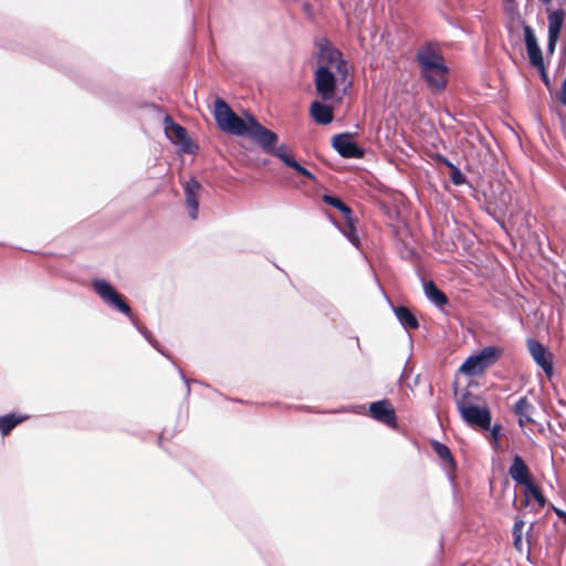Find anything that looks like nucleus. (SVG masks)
I'll return each mask as SVG.
<instances>
[{
  "instance_id": "f257e3e1",
  "label": "nucleus",
  "mask_w": 566,
  "mask_h": 566,
  "mask_svg": "<svg viewBox=\"0 0 566 566\" xmlns=\"http://www.w3.org/2000/svg\"><path fill=\"white\" fill-rule=\"evenodd\" d=\"M91 285L98 297L109 308L125 315L149 344L155 339L151 332L136 321L126 297L109 281L96 277L92 280Z\"/></svg>"
},
{
  "instance_id": "f03ea898",
  "label": "nucleus",
  "mask_w": 566,
  "mask_h": 566,
  "mask_svg": "<svg viewBox=\"0 0 566 566\" xmlns=\"http://www.w3.org/2000/svg\"><path fill=\"white\" fill-rule=\"evenodd\" d=\"M212 115L217 127L222 133L237 137H245L249 133V120L242 119L222 97L214 99Z\"/></svg>"
},
{
  "instance_id": "7ed1b4c3",
  "label": "nucleus",
  "mask_w": 566,
  "mask_h": 566,
  "mask_svg": "<svg viewBox=\"0 0 566 566\" xmlns=\"http://www.w3.org/2000/svg\"><path fill=\"white\" fill-rule=\"evenodd\" d=\"M340 76L333 72L327 65H317L314 70L313 82L316 94L324 101L338 104L343 101V94L346 93V86L343 92L339 91Z\"/></svg>"
},
{
  "instance_id": "20e7f679",
  "label": "nucleus",
  "mask_w": 566,
  "mask_h": 566,
  "mask_svg": "<svg viewBox=\"0 0 566 566\" xmlns=\"http://www.w3.org/2000/svg\"><path fill=\"white\" fill-rule=\"evenodd\" d=\"M503 353L500 346H486L479 353L470 355L459 367L458 373L470 377L481 375L499 361Z\"/></svg>"
},
{
  "instance_id": "39448f33",
  "label": "nucleus",
  "mask_w": 566,
  "mask_h": 566,
  "mask_svg": "<svg viewBox=\"0 0 566 566\" xmlns=\"http://www.w3.org/2000/svg\"><path fill=\"white\" fill-rule=\"evenodd\" d=\"M449 69L441 54L436 52L432 43H427V90L433 93L444 91Z\"/></svg>"
},
{
  "instance_id": "423d86ee",
  "label": "nucleus",
  "mask_w": 566,
  "mask_h": 566,
  "mask_svg": "<svg viewBox=\"0 0 566 566\" xmlns=\"http://www.w3.org/2000/svg\"><path fill=\"white\" fill-rule=\"evenodd\" d=\"M314 43L318 49L317 65H327L328 67L335 65L336 73L340 76L342 82H345L349 70L342 51L333 45L326 36L315 39Z\"/></svg>"
},
{
  "instance_id": "0eeeda50",
  "label": "nucleus",
  "mask_w": 566,
  "mask_h": 566,
  "mask_svg": "<svg viewBox=\"0 0 566 566\" xmlns=\"http://www.w3.org/2000/svg\"><path fill=\"white\" fill-rule=\"evenodd\" d=\"M163 124L166 137L172 145L178 146L181 153L193 155L198 151L199 147L191 139L188 130L182 125L175 122L170 114L165 113Z\"/></svg>"
},
{
  "instance_id": "6e6552de",
  "label": "nucleus",
  "mask_w": 566,
  "mask_h": 566,
  "mask_svg": "<svg viewBox=\"0 0 566 566\" xmlns=\"http://www.w3.org/2000/svg\"><path fill=\"white\" fill-rule=\"evenodd\" d=\"M243 117L250 124L245 136L259 145L263 153L269 154L270 150H274V146L279 143V135L263 126L251 112L243 111Z\"/></svg>"
},
{
  "instance_id": "1a4fd4ad",
  "label": "nucleus",
  "mask_w": 566,
  "mask_h": 566,
  "mask_svg": "<svg viewBox=\"0 0 566 566\" xmlns=\"http://www.w3.org/2000/svg\"><path fill=\"white\" fill-rule=\"evenodd\" d=\"M368 413L375 421L382 423L390 429L398 428L395 407L387 398L370 402L368 405Z\"/></svg>"
},
{
  "instance_id": "9d476101",
  "label": "nucleus",
  "mask_w": 566,
  "mask_h": 566,
  "mask_svg": "<svg viewBox=\"0 0 566 566\" xmlns=\"http://www.w3.org/2000/svg\"><path fill=\"white\" fill-rule=\"evenodd\" d=\"M332 147L343 158L359 159L365 155V149L353 139L348 132L338 133L332 137Z\"/></svg>"
},
{
  "instance_id": "9b49d317",
  "label": "nucleus",
  "mask_w": 566,
  "mask_h": 566,
  "mask_svg": "<svg viewBox=\"0 0 566 566\" xmlns=\"http://www.w3.org/2000/svg\"><path fill=\"white\" fill-rule=\"evenodd\" d=\"M268 155L276 157L284 166L293 169L297 175L311 181H316V176L295 159L294 155L289 151L286 144L279 145L277 143L274 146V150H270Z\"/></svg>"
},
{
  "instance_id": "f8f14e48",
  "label": "nucleus",
  "mask_w": 566,
  "mask_h": 566,
  "mask_svg": "<svg viewBox=\"0 0 566 566\" xmlns=\"http://www.w3.org/2000/svg\"><path fill=\"white\" fill-rule=\"evenodd\" d=\"M527 349L534 361L551 378L554 374L553 354L541 342L534 338L527 339Z\"/></svg>"
},
{
  "instance_id": "ddd939ff",
  "label": "nucleus",
  "mask_w": 566,
  "mask_h": 566,
  "mask_svg": "<svg viewBox=\"0 0 566 566\" xmlns=\"http://www.w3.org/2000/svg\"><path fill=\"white\" fill-rule=\"evenodd\" d=\"M461 418L471 427L483 430L491 429L492 416L486 406L481 407L480 403L471 408H465L460 415Z\"/></svg>"
},
{
  "instance_id": "4468645a",
  "label": "nucleus",
  "mask_w": 566,
  "mask_h": 566,
  "mask_svg": "<svg viewBox=\"0 0 566 566\" xmlns=\"http://www.w3.org/2000/svg\"><path fill=\"white\" fill-rule=\"evenodd\" d=\"M201 191H203V187L195 177H190L184 185L186 206L191 220L198 219Z\"/></svg>"
},
{
  "instance_id": "2eb2a0df",
  "label": "nucleus",
  "mask_w": 566,
  "mask_h": 566,
  "mask_svg": "<svg viewBox=\"0 0 566 566\" xmlns=\"http://www.w3.org/2000/svg\"><path fill=\"white\" fill-rule=\"evenodd\" d=\"M336 104H333L331 102H324L322 98L321 101L314 99L308 108L310 116L313 119V122L317 125H328L334 119V106Z\"/></svg>"
},
{
  "instance_id": "dca6fc26",
  "label": "nucleus",
  "mask_w": 566,
  "mask_h": 566,
  "mask_svg": "<svg viewBox=\"0 0 566 566\" xmlns=\"http://www.w3.org/2000/svg\"><path fill=\"white\" fill-rule=\"evenodd\" d=\"M565 19V12L563 9H557L552 11L548 14V40H547V51L549 53H554L557 41L560 35V30L563 28Z\"/></svg>"
},
{
  "instance_id": "f3484780",
  "label": "nucleus",
  "mask_w": 566,
  "mask_h": 566,
  "mask_svg": "<svg viewBox=\"0 0 566 566\" xmlns=\"http://www.w3.org/2000/svg\"><path fill=\"white\" fill-rule=\"evenodd\" d=\"M524 40L526 45L530 63L538 70L544 69L542 50L537 44L534 31L530 25L524 27Z\"/></svg>"
},
{
  "instance_id": "a211bd4d",
  "label": "nucleus",
  "mask_w": 566,
  "mask_h": 566,
  "mask_svg": "<svg viewBox=\"0 0 566 566\" xmlns=\"http://www.w3.org/2000/svg\"><path fill=\"white\" fill-rule=\"evenodd\" d=\"M509 474L513 481L523 486L534 481L530 468L518 454L513 457L512 464L509 468Z\"/></svg>"
},
{
  "instance_id": "6ab92c4d",
  "label": "nucleus",
  "mask_w": 566,
  "mask_h": 566,
  "mask_svg": "<svg viewBox=\"0 0 566 566\" xmlns=\"http://www.w3.org/2000/svg\"><path fill=\"white\" fill-rule=\"evenodd\" d=\"M427 157H430L436 160L438 166H446L450 170V179L453 185L461 186L465 184V176L461 172V170L454 166L450 160H448L444 156L439 154L438 151H433L427 147Z\"/></svg>"
},
{
  "instance_id": "aec40b11",
  "label": "nucleus",
  "mask_w": 566,
  "mask_h": 566,
  "mask_svg": "<svg viewBox=\"0 0 566 566\" xmlns=\"http://www.w3.org/2000/svg\"><path fill=\"white\" fill-rule=\"evenodd\" d=\"M430 446L433 450V452L436 453L437 458L439 459L441 465L449 472V473H452L455 471V460L450 451V449L437 441V440H431L430 441Z\"/></svg>"
},
{
  "instance_id": "412c9836",
  "label": "nucleus",
  "mask_w": 566,
  "mask_h": 566,
  "mask_svg": "<svg viewBox=\"0 0 566 566\" xmlns=\"http://www.w3.org/2000/svg\"><path fill=\"white\" fill-rule=\"evenodd\" d=\"M512 411L518 418V424L521 427H525L526 424L534 423L532 418V413L534 411V406L530 402L526 396L521 397L512 407Z\"/></svg>"
},
{
  "instance_id": "4be33fe9",
  "label": "nucleus",
  "mask_w": 566,
  "mask_h": 566,
  "mask_svg": "<svg viewBox=\"0 0 566 566\" xmlns=\"http://www.w3.org/2000/svg\"><path fill=\"white\" fill-rule=\"evenodd\" d=\"M454 398L460 415L464 412L465 408H471L483 401L479 395L473 394L469 388L454 389Z\"/></svg>"
},
{
  "instance_id": "5701e85b",
  "label": "nucleus",
  "mask_w": 566,
  "mask_h": 566,
  "mask_svg": "<svg viewBox=\"0 0 566 566\" xmlns=\"http://www.w3.org/2000/svg\"><path fill=\"white\" fill-rule=\"evenodd\" d=\"M387 300L391 305L397 319L400 322L405 329L417 328L419 326L417 317L413 315V313H411V311L408 307L402 305L394 306L388 297Z\"/></svg>"
},
{
  "instance_id": "b1692460",
  "label": "nucleus",
  "mask_w": 566,
  "mask_h": 566,
  "mask_svg": "<svg viewBox=\"0 0 566 566\" xmlns=\"http://www.w3.org/2000/svg\"><path fill=\"white\" fill-rule=\"evenodd\" d=\"M427 298L442 312L449 304L448 296L431 280L427 281Z\"/></svg>"
},
{
  "instance_id": "393cba45",
  "label": "nucleus",
  "mask_w": 566,
  "mask_h": 566,
  "mask_svg": "<svg viewBox=\"0 0 566 566\" xmlns=\"http://www.w3.org/2000/svg\"><path fill=\"white\" fill-rule=\"evenodd\" d=\"M345 223L340 224V229H337L354 247H359L360 244V238L357 233L356 229V218L354 214L349 216L348 218H344Z\"/></svg>"
},
{
  "instance_id": "a878e982",
  "label": "nucleus",
  "mask_w": 566,
  "mask_h": 566,
  "mask_svg": "<svg viewBox=\"0 0 566 566\" xmlns=\"http://www.w3.org/2000/svg\"><path fill=\"white\" fill-rule=\"evenodd\" d=\"M29 416L18 415L14 412L7 413L0 417V433L4 437L8 436L18 424L27 420Z\"/></svg>"
},
{
  "instance_id": "bb28decb",
  "label": "nucleus",
  "mask_w": 566,
  "mask_h": 566,
  "mask_svg": "<svg viewBox=\"0 0 566 566\" xmlns=\"http://www.w3.org/2000/svg\"><path fill=\"white\" fill-rule=\"evenodd\" d=\"M322 201L325 205L335 208L337 211L342 213L344 218H348L349 216L354 214L352 208L340 197L334 193H323Z\"/></svg>"
},
{
  "instance_id": "cd10ccee",
  "label": "nucleus",
  "mask_w": 566,
  "mask_h": 566,
  "mask_svg": "<svg viewBox=\"0 0 566 566\" xmlns=\"http://www.w3.org/2000/svg\"><path fill=\"white\" fill-rule=\"evenodd\" d=\"M523 494H524V505H528L531 499H533L537 503L538 509H543L546 505V497L544 496L541 488L537 486L534 483V481L524 485Z\"/></svg>"
},
{
  "instance_id": "c85d7f7f",
  "label": "nucleus",
  "mask_w": 566,
  "mask_h": 566,
  "mask_svg": "<svg viewBox=\"0 0 566 566\" xmlns=\"http://www.w3.org/2000/svg\"><path fill=\"white\" fill-rule=\"evenodd\" d=\"M411 374H412V368H410V367H409V359H408V360L406 361L405 367H403V369H402V371H401V375H400V377H399V384H400L401 386H406V387H408L409 389H411V390H412V387H413V386H417V385H419V384H420V377H421V375H420V374H418V375L415 377V379H413V384L411 385V384H409V382H408V379H409V377L411 376Z\"/></svg>"
},
{
  "instance_id": "c756f323",
  "label": "nucleus",
  "mask_w": 566,
  "mask_h": 566,
  "mask_svg": "<svg viewBox=\"0 0 566 566\" xmlns=\"http://www.w3.org/2000/svg\"><path fill=\"white\" fill-rule=\"evenodd\" d=\"M524 521L521 518H517L514 522L512 535H513V545L514 547L521 552L522 551V534H523V527H524Z\"/></svg>"
},
{
  "instance_id": "7c9ffc66",
  "label": "nucleus",
  "mask_w": 566,
  "mask_h": 566,
  "mask_svg": "<svg viewBox=\"0 0 566 566\" xmlns=\"http://www.w3.org/2000/svg\"><path fill=\"white\" fill-rule=\"evenodd\" d=\"M365 411V406H349V407H340L338 409L333 410H315L316 413H342V412H353V413H363Z\"/></svg>"
},
{
  "instance_id": "2f4dec72",
  "label": "nucleus",
  "mask_w": 566,
  "mask_h": 566,
  "mask_svg": "<svg viewBox=\"0 0 566 566\" xmlns=\"http://www.w3.org/2000/svg\"><path fill=\"white\" fill-rule=\"evenodd\" d=\"M416 61L419 66L420 77L424 78V44L420 45L417 50Z\"/></svg>"
},
{
  "instance_id": "473e14b6",
  "label": "nucleus",
  "mask_w": 566,
  "mask_h": 566,
  "mask_svg": "<svg viewBox=\"0 0 566 566\" xmlns=\"http://www.w3.org/2000/svg\"><path fill=\"white\" fill-rule=\"evenodd\" d=\"M178 374H179V376H180L181 380H182V381L185 382V385H186V395H187V397H188V396L190 395V392H191V388H190V384H191V382H198V384H200V385H205L202 381H199V380H191L190 378H188V377L186 376V374L184 373V370H182L181 368H179V367H178Z\"/></svg>"
},
{
  "instance_id": "72a5a7b5",
  "label": "nucleus",
  "mask_w": 566,
  "mask_h": 566,
  "mask_svg": "<svg viewBox=\"0 0 566 566\" xmlns=\"http://www.w3.org/2000/svg\"><path fill=\"white\" fill-rule=\"evenodd\" d=\"M150 345H151V346H153V347H154V348H155L159 354H161L163 356H165L166 358H168V359H169V360L175 365V361H174V359H172L171 355H170V354H168V353L164 349V347L160 345V343H159L156 338L150 343Z\"/></svg>"
},
{
  "instance_id": "f704fd0d",
  "label": "nucleus",
  "mask_w": 566,
  "mask_h": 566,
  "mask_svg": "<svg viewBox=\"0 0 566 566\" xmlns=\"http://www.w3.org/2000/svg\"><path fill=\"white\" fill-rule=\"evenodd\" d=\"M429 140L431 142V145H432V147H433L434 149H437V148H438V147H437V144H436V142H437V140H438V142H440V143H442V142L440 140V138H439V136H438L437 132H429V133H427V143H428Z\"/></svg>"
},
{
  "instance_id": "c9c22d12",
  "label": "nucleus",
  "mask_w": 566,
  "mask_h": 566,
  "mask_svg": "<svg viewBox=\"0 0 566 566\" xmlns=\"http://www.w3.org/2000/svg\"><path fill=\"white\" fill-rule=\"evenodd\" d=\"M416 273L418 275V279L420 281L422 290L424 291V282H426V279H424V268L422 265H417L416 266Z\"/></svg>"
},
{
  "instance_id": "e433bc0d",
  "label": "nucleus",
  "mask_w": 566,
  "mask_h": 566,
  "mask_svg": "<svg viewBox=\"0 0 566 566\" xmlns=\"http://www.w3.org/2000/svg\"><path fill=\"white\" fill-rule=\"evenodd\" d=\"M324 214L336 229H340L342 223L329 211L324 210Z\"/></svg>"
},
{
  "instance_id": "4c0bfd02",
  "label": "nucleus",
  "mask_w": 566,
  "mask_h": 566,
  "mask_svg": "<svg viewBox=\"0 0 566 566\" xmlns=\"http://www.w3.org/2000/svg\"><path fill=\"white\" fill-rule=\"evenodd\" d=\"M500 431H501V426L500 424H495L491 429V434H492V438H493L495 444L497 443V438H499Z\"/></svg>"
},
{
  "instance_id": "58836bf2",
  "label": "nucleus",
  "mask_w": 566,
  "mask_h": 566,
  "mask_svg": "<svg viewBox=\"0 0 566 566\" xmlns=\"http://www.w3.org/2000/svg\"><path fill=\"white\" fill-rule=\"evenodd\" d=\"M556 515L563 521L566 516V512H564L563 510H559V509H554Z\"/></svg>"
},
{
  "instance_id": "ea45409f",
  "label": "nucleus",
  "mask_w": 566,
  "mask_h": 566,
  "mask_svg": "<svg viewBox=\"0 0 566 566\" xmlns=\"http://www.w3.org/2000/svg\"><path fill=\"white\" fill-rule=\"evenodd\" d=\"M539 71L542 72V78H543L544 83L546 85H548L549 84V80H548L547 74L545 72V67L543 70H539Z\"/></svg>"
},
{
  "instance_id": "a19ab883",
  "label": "nucleus",
  "mask_w": 566,
  "mask_h": 566,
  "mask_svg": "<svg viewBox=\"0 0 566 566\" xmlns=\"http://www.w3.org/2000/svg\"><path fill=\"white\" fill-rule=\"evenodd\" d=\"M164 432H161L159 436H158V439H157V443L159 447H161V443H163V439H164Z\"/></svg>"
},
{
  "instance_id": "79ce46f5",
  "label": "nucleus",
  "mask_w": 566,
  "mask_h": 566,
  "mask_svg": "<svg viewBox=\"0 0 566 566\" xmlns=\"http://www.w3.org/2000/svg\"><path fill=\"white\" fill-rule=\"evenodd\" d=\"M415 255H416V252H415L412 249H410V250L408 251V256H409V258H413Z\"/></svg>"
},
{
  "instance_id": "37998d69",
  "label": "nucleus",
  "mask_w": 566,
  "mask_h": 566,
  "mask_svg": "<svg viewBox=\"0 0 566 566\" xmlns=\"http://www.w3.org/2000/svg\"><path fill=\"white\" fill-rule=\"evenodd\" d=\"M304 10L305 11H310L311 10V6L308 3H304Z\"/></svg>"
},
{
  "instance_id": "c03bdc74",
  "label": "nucleus",
  "mask_w": 566,
  "mask_h": 566,
  "mask_svg": "<svg viewBox=\"0 0 566 566\" xmlns=\"http://www.w3.org/2000/svg\"><path fill=\"white\" fill-rule=\"evenodd\" d=\"M300 408H301V409H304V410H306V411H313L310 407L301 406Z\"/></svg>"
},
{
  "instance_id": "a18cd8bd",
  "label": "nucleus",
  "mask_w": 566,
  "mask_h": 566,
  "mask_svg": "<svg viewBox=\"0 0 566 566\" xmlns=\"http://www.w3.org/2000/svg\"><path fill=\"white\" fill-rule=\"evenodd\" d=\"M543 3L548 4L551 3V0H541Z\"/></svg>"
},
{
  "instance_id": "49530a36",
  "label": "nucleus",
  "mask_w": 566,
  "mask_h": 566,
  "mask_svg": "<svg viewBox=\"0 0 566 566\" xmlns=\"http://www.w3.org/2000/svg\"><path fill=\"white\" fill-rule=\"evenodd\" d=\"M563 523L566 525V516H565V518L563 520Z\"/></svg>"
}]
</instances>
